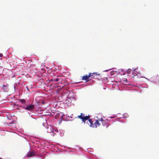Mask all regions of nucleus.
Masks as SVG:
<instances>
[{
    "mask_svg": "<svg viewBox=\"0 0 159 159\" xmlns=\"http://www.w3.org/2000/svg\"><path fill=\"white\" fill-rule=\"evenodd\" d=\"M90 123L89 126L94 128H96L98 126L100 125V118H98L97 119L93 121L91 119L89 120Z\"/></svg>",
    "mask_w": 159,
    "mask_h": 159,
    "instance_id": "obj_1",
    "label": "nucleus"
},
{
    "mask_svg": "<svg viewBox=\"0 0 159 159\" xmlns=\"http://www.w3.org/2000/svg\"><path fill=\"white\" fill-rule=\"evenodd\" d=\"M136 69H133V68L132 69V70H133L134 71L132 72V77L134 79V80H135L142 77L141 75L139 72L136 71Z\"/></svg>",
    "mask_w": 159,
    "mask_h": 159,
    "instance_id": "obj_2",
    "label": "nucleus"
},
{
    "mask_svg": "<svg viewBox=\"0 0 159 159\" xmlns=\"http://www.w3.org/2000/svg\"><path fill=\"white\" fill-rule=\"evenodd\" d=\"M100 122H102V125L105 126L106 128H108L109 126V123L107 120H103L102 118H100Z\"/></svg>",
    "mask_w": 159,
    "mask_h": 159,
    "instance_id": "obj_3",
    "label": "nucleus"
},
{
    "mask_svg": "<svg viewBox=\"0 0 159 159\" xmlns=\"http://www.w3.org/2000/svg\"><path fill=\"white\" fill-rule=\"evenodd\" d=\"M80 116H81V117L85 118H84V119H82V121L83 122H84V123H85V121L86 120H89L90 119V116H85L82 113H81L80 114Z\"/></svg>",
    "mask_w": 159,
    "mask_h": 159,
    "instance_id": "obj_4",
    "label": "nucleus"
},
{
    "mask_svg": "<svg viewBox=\"0 0 159 159\" xmlns=\"http://www.w3.org/2000/svg\"><path fill=\"white\" fill-rule=\"evenodd\" d=\"M64 115V113L62 112H58L55 115V118L58 119L60 117V118L62 119Z\"/></svg>",
    "mask_w": 159,
    "mask_h": 159,
    "instance_id": "obj_5",
    "label": "nucleus"
},
{
    "mask_svg": "<svg viewBox=\"0 0 159 159\" xmlns=\"http://www.w3.org/2000/svg\"><path fill=\"white\" fill-rule=\"evenodd\" d=\"M34 105L30 104L29 105L26 106L25 108V109L27 110L31 111L33 110L34 109Z\"/></svg>",
    "mask_w": 159,
    "mask_h": 159,
    "instance_id": "obj_6",
    "label": "nucleus"
},
{
    "mask_svg": "<svg viewBox=\"0 0 159 159\" xmlns=\"http://www.w3.org/2000/svg\"><path fill=\"white\" fill-rule=\"evenodd\" d=\"M2 89H3V91L4 92H7L8 90V85H2Z\"/></svg>",
    "mask_w": 159,
    "mask_h": 159,
    "instance_id": "obj_7",
    "label": "nucleus"
},
{
    "mask_svg": "<svg viewBox=\"0 0 159 159\" xmlns=\"http://www.w3.org/2000/svg\"><path fill=\"white\" fill-rule=\"evenodd\" d=\"M93 75H100V74H98L97 72H93V73H89V75L90 76V77H91V78H93L94 77Z\"/></svg>",
    "mask_w": 159,
    "mask_h": 159,
    "instance_id": "obj_8",
    "label": "nucleus"
},
{
    "mask_svg": "<svg viewBox=\"0 0 159 159\" xmlns=\"http://www.w3.org/2000/svg\"><path fill=\"white\" fill-rule=\"evenodd\" d=\"M35 155V153L33 152H30L27 154V156L28 157H31L34 156Z\"/></svg>",
    "mask_w": 159,
    "mask_h": 159,
    "instance_id": "obj_9",
    "label": "nucleus"
},
{
    "mask_svg": "<svg viewBox=\"0 0 159 159\" xmlns=\"http://www.w3.org/2000/svg\"><path fill=\"white\" fill-rule=\"evenodd\" d=\"M90 77V75H85L83 76L82 79L83 80H88Z\"/></svg>",
    "mask_w": 159,
    "mask_h": 159,
    "instance_id": "obj_10",
    "label": "nucleus"
},
{
    "mask_svg": "<svg viewBox=\"0 0 159 159\" xmlns=\"http://www.w3.org/2000/svg\"><path fill=\"white\" fill-rule=\"evenodd\" d=\"M131 70L130 69H129L126 71V72L128 74H129L131 72Z\"/></svg>",
    "mask_w": 159,
    "mask_h": 159,
    "instance_id": "obj_11",
    "label": "nucleus"
},
{
    "mask_svg": "<svg viewBox=\"0 0 159 159\" xmlns=\"http://www.w3.org/2000/svg\"><path fill=\"white\" fill-rule=\"evenodd\" d=\"M20 101L22 103H24L25 102V100L23 99H21L20 100Z\"/></svg>",
    "mask_w": 159,
    "mask_h": 159,
    "instance_id": "obj_12",
    "label": "nucleus"
},
{
    "mask_svg": "<svg viewBox=\"0 0 159 159\" xmlns=\"http://www.w3.org/2000/svg\"><path fill=\"white\" fill-rule=\"evenodd\" d=\"M78 118H80L82 120V119H84V117H81V116L80 115L78 116Z\"/></svg>",
    "mask_w": 159,
    "mask_h": 159,
    "instance_id": "obj_13",
    "label": "nucleus"
},
{
    "mask_svg": "<svg viewBox=\"0 0 159 159\" xmlns=\"http://www.w3.org/2000/svg\"><path fill=\"white\" fill-rule=\"evenodd\" d=\"M59 80L58 78H55V81H57Z\"/></svg>",
    "mask_w": 159,
    "mask_h": 159,
    "instance_id": "obj_14",
    "label": "nucleus"
},
{
    "mask_svg": "<svg viewBox=\"0 0 159 159\" xmlns=\"http://www.w3.org/2000/svg\"><path fill=\"white\" fill-rule=\"evenodd\" d=\"M51 81H55V78H54L53 79H52L51 80Z\"/></svg>",
    "mask_w": 159,
    "mask_h": 159,
    "instance_id": "obj_15",
    "label": "nucleus"
},
{
    "mask_svg": "<svg viewBox=\"0 0 159 159\" xmlns=\"http://www.w3.org/2000/svg\"><path fill=\"white\" fill-rule=\"evenodd\" d=\"M42 104H44V102H43V101H42Z\"/></svg>",
    "mask_w": 159,
    "mask_h": 159,
    "instance_id": "obj_16",
    "label": "nucleus"
},
{
    "mask_svg": "<svg viewBox=\"0 0 159 159\" xmlns=\"http://www.w3.org/2000/svg\"><path fill=\"white\" fill-rule=\"evenodd\" d=\"M0 159H2V158H0Z\"/></svg>",
    "mask_w": 159,
    "mask_h": 159,
    "instance_id": "obj_17",
    "label": "nucleus"
}]
</instances>
